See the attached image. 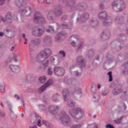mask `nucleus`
Returning <instances> with one entry per match:
<instances>
[{"label":"nucleus","instance_id":"nucleus-1","mask_svg":"<svg viewBox=\"0 0 128 128\" xmlns=\"http://www.w3.org/2000/svg\"><path fill=\"white\" fill-rule=\"evenodd\" d=\"M51 54V50L49 48H46L41 51L38 54L37 61L41 62L44 59L48 58Z\"/></svg>","mask_w":128,"mask_h":128},{"label":"nucleus","instance_id":"nucleus-2","mask_svg":"<svg viewBox=\"0 0 128 128\" xmlns=\"http://www.w3.org/2000/svg\"><path fill=\"white\" fill-rule=\"evenodd\" d=\"M69 113L76 119L80 118L84 114L83 111L80 108L70 110Z\"/></svg>","mask_w":128,"mask_h":128},{"label":"nucleus","instance_id":"nucleus-3","mask_svg":"<svg viewBox=\"0 0 128 128\" xmlns=\"http://www.w3.org/2000/svg\"><path fill=\"white\" fill-rule=\"evenodd\" d=\"M112 6L116 11L122 10L124 8V2L121 0H116L113 2Z\"/></svg>","mask_w":128,"mask_h":128},{"label":"nucleus","instance_id":"nucleus-4","mask_svg":"<svg viewBox=\"0 0 128 128\" xmlns=\"http://www.w3.org/2000/svg\"><path fill=\"white\" fill-rule=\"evenodd\" d=\"M60 119L61 122L65 124H66V123L68 124L70 122V119L64 112L61 113Z\"/></svg>","mask_w":128,"mask_h":128},{"label":"nucleus","instance_id":"nucleus-5","mask_svg":"<svg viewBox=\"0 0 128 128\" xmlns=\"http://www.w3.org/2000/svg\"><path fill=\"white\" fill-rule=\"evenodd\" d=\"M34 20L35 22H44V18L43 17L39 12H36V13Z\"/></svg>","mask_w":128,"mask_h":128},{"label":"nucleus","instance_id":"nucleus-6","mask_svg":"<svg viewBox=\"0 0 128 128\" xmlns=\"http://www.w3.org/2000/svg\"><path fill=\"white\" fill-rule=\"evenodd\" d=\"M54 73L57 76L63 75L64 74V70L62 68L55 67L54 68Z\"/></svg>","mask_w":128,"mask_h":128},{"label":"nucleus","instance_id":"nucleus-7","mask_svg":"<svg viewBox=\"0 0 128 128\" xmlns=\"http://www.w3.org/2000/svg\"><path fill=\"white\" fill-rule=\"evenodd\" d=\"M52 79H50L48 80L43 86L39 88V92H41L44 91L47 87L52 83Z\"/></svg>","mask_w":128,"mask_h":128},{"label":"nucleus","instance_id":"nucleus-8","mask_svg":"<svg viewBox=\"0 0 128 128\" xmlns=\"http://www.w3.org/2000/svg\"><path fill=\"white\" fill-rule=\"evenodd\" d=\"M44 30V29L43 30L39 29L37 31L34 30L33 31L32 34L34 36H40L43 33Z\"/></svg>","mask_w":128,"mask_h":128},{"label":"nucleus","instance_id":"nucleus-9","mask_svg":"<svg viewBox=\"0 0 128 128\" xmlns=\"http://www.w3.org/2000/svg\"><path fill=\"white\" fill-rule=\"evenodd\" d=\"M12 16L10 14L8 13L6 14V19H4L3 17H2L1 19L3 21L5 22L6 20L8 22H10L12 21Z\"/></svg>","mask_w":128,"mask_h":128},{"label":"nucleus","instance_id":"nucleus-10","mask_svg":"<svg viewBox=\"0 0 128 128\" xmlns=\"http://www.w3.org/2000/svg\"><path fill=\"white\" fill-rule=\"evenodd\" d=\"M58 109V106L54 107V106H51L49 108V111L53 114H54L55 113L56 111Z\"/></svg>","mask_w":128,"mask_h":128},{"label":"nucleus","instance_id":"nucleus-11","mask_svg":"<svg viewBox=\"0 0 128 128\" xmlns=\"http://www.w3.org/2000/svg\"><path fill=\"white\" fill-rule=\"evenodd\" d=\"M107 15V13L105 12H102L99 13L98 16L99 18L102 19L106 18Z\"/></svg>","mask_w":128,"mask_h":128},{"label":"nucleus","instance_id":"nucleus-12","mask_svg":"<svg viewBox=\"0 0 128 128\" xmlns=\"http://www.w3.org/2000/svg\"><path fill=\"white\" fill-rule=\"evenodd\" d=\"M69 92L68 90L67 89H65L63 90L62 92V94L64 96V100L65 101L66 100V98L68 97V96Z\"/></svg>","mask_w":128,"mask_h":128},{"label":"nucleus","instance_id":"nucleus-13","mask_svg":"<svg viewBox=\"0 0 128 128\" xmlns=\"http://www.w3.org/2000/svg\"><path fill=\"white\" fill-rule=\"evenodd\" d=\"M10 67L12 70L14 72L19 71L20 70L19 66H14V65H11Z\"/></svg>","mask_w":128,"mask_h":128},{"label":"nucleus","instance_id":"nucleus-14","mask_svg":"<svg viewBox=\"0 0 128 128\" xmlns=\"http://www.w3.org/2000/svg\"><path fill=\"white\" fill-rule=\"evenodd\" d=\"M32 118H33L34 119H36V120H38V121L37 122V124L39 126H41V124L40 123V122H41V120H40V117H39V116L38 115H36V116L34 117H32Z\"/></svg>","mask_w":128,"mask_h":128},{"label":"nucleus","instance_id":"nucleus-15","mask_svg":"<svg viewBox=\"0 0 128 128\" xmlns=\"http://www.w3.org/2000/svg\"><path fill=\"white\" fill-rule=\"evenodd\" d=\"M78 60L81 64V66H83L85 65L84 63L83 62V60L82 59L81 56H80L78 58Z\"/></svg>","mask_w":128,"mask_h":128},{"label":"nucleus","instance_id":"nucleus-16","mask_svg":"<svg viewBox=\"0 0 128 128\" xmlns=\"http://www.w3.org/2000/svg\"><path fill=\"white\" fill-rule=\"evenodd\" d=\"M46 79V78L44 76H40L38 79L41 82H45Z\"/></svg>","mask_w":128,"mask_h":128},{"label":"nucleus","instance_id":"nucleus-17","mask_svg":"<svg viewBox=\"0 0 128 128\" xmlns=\"http://www.w3.org/2000/svg\"><path fill=\"white\" fill-rule=\"evenodd\" d=\"M68 106L70 107H73L74 106V103L71 100H68L67 103Z\"/></svg>","mask_w":128,"mask_h":128},{"label":"nucleus","instance_id":"nucleus-18","mask_svg":"<svg viewBox=\"0 0 128 128\" xmlns=\"http://www.w3.org/2000/svg\"><path fill=\"white\" fill-rule=\"evenodd\" d=\"M81 126L80 124H75L71 126L72 128H80L81 127Z\"/></svg>","mask_w":128,"mask_h":128},{"label":"nucleus","instance_id":"nucleus-19","mask_svg":"<svg viewBox=\"0 0 128 128\" xmlns=\"http://www.w3.org/2000/svg\"><path fill=\"white\" fill-rule=\"evenodd\" d=\"M120 91L118 90H114L112 92L114 95H117L119 93Z\"/></svg>","mask_w":128,"mask_h":128},{"label":"nucleus","instance_id":"nucleus-20","mask_svg":"<svg viewBox=\"0 0 128 128\" xmlns=\"http://www.w3.org/2000/svg\"><path fill=\"white\" fill-rule=\"evenodd\" d=\"M40 42V40L38 39L36 40H32V43L35 44H38V43H39Z\"/></svg>","mask_w":128,"mask_h":128},{"label":"nucleus","instance_id":"nucleus-21","mask_svg":"<svg viewBox=\"0 0 128 128\" xmlns=\"http://www.w3.org/2000/svg\"><path fill=\"white\" fill-rule=\"evenodd\" d=\"M42 123L44 124L46 126H50V124L49 122L47 121L44 120H43L42 121Z\"/></svg>","mask_w":128,"mask_h":128},{"label":"nucleus","instance_id":"nucleus-22","mask_svg":"<svg viewBox=\"0 0 128 128\" xmlns=\"http://www.w3.org/2000/svg\"><path fill=\"white\" fill-rule=\"evenodd\" d=\"M112 72H109L108 73V74L109 76V81H111L112 80Z\"/></svg>","mask_w":128,"mask_h":128},{"label":"nucleus","instance_id":"nucleus-23","mask_svg":"<svg viewBox=\"0 0 128 128\" xmlns=\"http://www.w3.org/2000/svg\"><path fill=\"white\" fill-rule=\"evenodd\" d=\"M59 53L60 55L63 57L65 56V53L64 51H60L59 52Z\"/></svg>","mask_w":128,"mask_h":128},{"label":"nucleus","instance_id":"nucleus-24","mask_svg":"<svg viewBox=\"0 0 128 128\" xmlns=\"http://www.w3.org/2000/svg\"><path fill=\"white\" fill-rule=\"evenodd\" d=\"M49 62L48 61H47L46 62L43 64V66L44 69H45L47 66H48Z\"/></svg>","mask_w":128,"mask_h":128},{"label":"nucleus","instance_id":"nucleus-25","mask_svg":"<svg viewBox=\"0 0 128 128\" xmlns=\"http://www.w3.org/2000/svg\"><path fill=\"white\" fill-rule=\"evenodd\" d=\"M51 69L50 67H49L48 69V74L50 75H51L52 73V72L51 70Z\"/></svg>","mask_w":128,"mask_h":128},{"label":"nucleus","instance_id":"nucleus-26","mask_svg":"<svg viewBox=\"0 0 128 128\" xmlns=\"http://www.w3.org/2000/svg\"><path fill=\"white\" fill-rule=\"evenodd\" d=\"M106 128H114L112 125H111L110 124H107L106 126Z\"/></svg>","mask_w":128,"mask_h":128},{"label":"nucleus","instance_id":"nucleus-27","mask_svg":"<svg viewBox=\"0 0 128 128\" xmlns=\"http://www.w3.org/2000/svg\"><path fill=\"white\" fill-rule=\"evenodd\" d=\"M88 17V13L85 14L84 15L83 19L84 20V18L85 19V20H86V19H87Z\"/></svg>","mask_w":128,"mask_h":128},{"label":"nucleus","instance_id":"nucleus-28","mask_svg":"<svg viewBox=\"0 0 128 128\" xmlns=\"http://www.w3.org/2000/svg\"><path fill=\"white\" fill-rule=\"evenodd\" d=\"M111 23V22H108L107 21V22H104V26H107L110 24Z\"/></svg>","mask_w":128,"mask_h":128},{"label":"nucleus","instance_id":"nucleus-29","mask_svg":"<svg viewBox=\"0 0 128 128\" xmlns=\"http://www.w3.org/2000/svg\"><path fill=\"white\" fill-rule=\"evenodd\" d=\"M81 89L80 88H77L76 89V92L77 94L81 93Z\"/></svg>","mask_w":128,"mask_h":128},{"label":"nucleus","instance_id":"nucleus-30","mask_svg":"<svg viewBox=\"0 0 128 128\" xmlns=\"http://www.w3.org/2000/svg\"><path fill=\"white\" fill-rule=\"evenodd\" d=\"M22 35L23 37L24 38V40H25V42H24V43L25 44H27L26 41H27V40L26 38H25V34H22Z\"/></svg>","mask_w":128,"mask_h":128},{"label":"nucleus","instance_id":"nucleus-31","mask_svg":"<svg viewBox=\"0 0 128 128\" xmlns=\"http://www.w3.org/2000/svg\"><path fill=\"white\" fill-rule=\"evenodd\" d=\"M62 13V11L61 10L57 12L55 14L56 15L58 16L59 15L61 14Z\"/></svg>","mask_w":128,"mask_h":128},{"label":"nucleus","instance_id":"nucleus-32","mask_svg":"<svg viewBox=\"0 0 128 128\" xmlns=\"http://www.w3.org/2000/svg\"><path fill=\"white\" fill-rule=\"evenodd\" d=\"M46 31L48 32H49L52 31V32H53V29L52 28H50V29H47L46 30Z\"/></svg>","mask_w":128,"mask_h":128},{"label":"nucleus","instance_id":"nucleus-33","mask_svg":"<svg viewBox=\"0 0 128 128\" xmlns=\"http://www.w3.org/2000/svg\"><path fill=\"white\" fill-rule=\"evenodd\" d=\"M26 10H22L20 11V13L22 14H24L25 13H26Z\"/></svg>","mask_w":128,"mask_h":128},{"label":"nucleus","instance_id":"nucleus-34","mask_svg":"<svg viewBox=\"0 0 128 128\" xmlns=\"http://www.w3.org/2000/svg\"><path fill=\"white\" fill-rule=\"evenodd\" d=\"M58 96V94H56L55 95H54L53 96V100L54 101H56V100H55L54 99V98H56L57 97V96Z\"/></svg>","mask_w":128,"mask_h":128},{"label":"nucleus","instance_id":"nucleus-35","mask_svg":"<svg viewBox=\"0 0 128 128\" xmlns=\"http://www.w3.org/2000/svg\"><path fill=\"white\" fill-rule=\"evenodd\" d=\"M121 122V120L120 119L116 120H115V122L116 123H120Z\"/></svg>","mask_w":128,"mask_h":128},{"label":"nucleus","instance_id":"nucleus-36","mask_svg":"<svg viewBox=\"0 0 128 128\" xmlns=\"http://www.w3.org/2000/svg\"><path fill=\"white\" fill-rule=\"evenodd\" d=\"M93 22V25L94 26L96 25V21H94L92 20H91V23H90V24H91L92 23V22Z\"/></svg>","mask_w":128,"mask_h":128},{"label":"nucleus","instance_id":"nucleus-37","mask_svg":"<svg viewBox=\"0 0 128 128\" xmlns=\"http://www.w3.org/2000/svg\"><path fill=\"white\" fill-rule=\"evenodd\" d=\"M4 0H0V4H2L4 3Z\"/></svg>","mask_w":128,"mask_h":128},{"label":"nucleus","instance_id":"nucleus-38","mask_svg":"<svg viewBox=\"0 0 128 128\" xmlns=\"http://www.w3.org/2000/svg\"><path fill=\"white\" fill-rule=\"evenodd\" d=\"M71 44L73 46H76V44L73 41H72V42L71 43Z\"/></svg>","mask_w":128,"mask_h":128},{"label":"nucleus","instance_id":"nucleus-39","mask_svg":"<svg viewBox=\"0 0 128 128\" xmlns=\"http://www.w3.org/2000/svg\"><path fill=\"white\" fill-rule=\"evenodd\" d=\"M17 56H14V61L15 62H16L18 61V60L16 58V57H17Z\"/></svg>","mask_w":128,"mask_h":128},{"label":"nucleus","instance_id":"nucleus-40","mask_svg":"<svg viewBox=\"0 0 128 128\" xmlns=\"http://www.w3.org/2000/svg\"><path fill=\"white\" fill-rule=\"evenodd\" d=\"M14 96L15 98H16L18 99H19L20 98L19 97V96H18L17 94H15L14 95Z\"/></svg>","mask_w":128,"mask_h":128},{"label":"nucleus","instance_id":"nucleus-41","mask_svg":"<svg viewBox=\"0 0 128 128\" xmlns=\"http://www.w3.org/2000/svg\"><path fill=\"white\" fill-rule=\"evenodd\" d=\"M107 93V92H103L102 93V94L103 96H104L106 95V94Z\"/></svg>","mask_w":128,"mask_h":128},{"label":"nucleus","instance_id":"nucleus-42","mask_svg":"<svg viewBox=\"0 0 128 128\" xmlns=\"http://www.w3.org/2000/svg\"><path fill=\"white\" fill-rule=\"evenodd\" d=\"M30 128H37V127L36 126H30L29 127Z\"/></svg>","mask_w":128,"mask_h":128},{"label":"nucleus","instance_id":"nucleus-43","mask_svg":"<svg viewBox=\"0 0 128 128\" xmlns=\"http://www.w3.org/2000/svg\"><path fill=\"white\" fill-rule=\"evenodd\" d=\"M46 38V40H47V41H49L50 40H51V38H50L48 37H47Z\"/></svg>","mask_w":128,"mask_h":128},{"label":"nucleus","instance_id":"nucleus-44","mask_svg":"<svg viewBox=\"0 0 128 128\" xmlns=\"http://www.w3.org/2000/svg\"><path fill=\"white\" fill-rule=\"evenodd\" d=\"M100 8L101 9H103L104 8V6L102 4H100Z\"/></svg>","mask_w":128,"mask_h":128},{"label":"nucleus","instance_id":"nucleus-45","mask_svg":"<svg viewBox=\"0 0 128 128\" xmlns=\"http://www.w3.org/2000/svg\"><path fill=\"white\" fill-rule=\"evenodd\" d=\"M16 4L18 6H20V4H21V3L20 2H19V3H16Z\"/></svg>","mask_w":128,"mask_h":128},{"label":"nucleus","instance_id":"nucleus-46","mask_svg":"<svg viewBox=\"0 0 128 128\" xmlns=\"http://www.w3.org/2000/svg\"><path fill=\"white\" fill-rule=\"evenodd\" d=\"M50 16V14H48V18L49 20H51L52 19V18L51 17H49V16Z\"/></svg>","mask_w":128,"mask_h":128},{"label":"nucleus","instance_id":"nucleus-47","mask_svg":"<svg viewBox=\"0 0 128 128\" xmlns=\"http://www.w3.org/2000/svg\"><path fill=\"white\" fill-rule=\"evenodd\" d=\"M14 49V46H12L11 48L10 49V50H11V51H12Z\"/></svg>","mask_w":128,"mask_h":128},{"label":"nucleus","instance_id":"nucleus-48","mask_svg":"<svg viewBox=\"0 0 128 128\" xmlns=\"http://www.w3.org/2000/svg\"><path fill=\"white\" fill-rule=\"evenodd\" d=\"M4 33L2 32H0V36H3Z\"/></svg>","mask_w":128,"mask_h":128},{"label":"nucleus","instance_id":"nucleus-49","mask_svg":"<svg viewBox=\"0 0 128 128\" xmlns=\"http://www.w3.org/2000/svg\"><path fill=\"white\" fill-rule=\"evenodd\" d=\"M100 84H98V88H100Z\"/></svg>","mask_w":128,"mask_h":128},{"label":"nucleus","instance_id":"nucleus-50","mask_svg":"<svg viewBox=\"0 0 128 128\" xmlns=\"http://www.w3.org/2000/svg\"><path fill=\"white\" fill-rule=\"evenodd\" d=\"M1 91L2 92H4V88L1 89Z\"/></svg>","mask_w":128,"mask_h":128},{"label":"nucleus","instance_id":"nucleus-51","mask_svg":"<svg viewBox=\"0 0 128 128\" xmlns=\"http://www.w3.org/2000/svg\"><path fill=\"white\" fill-rule=\"evenodd\" d=\"M95 127L96 128H98V126L97 125H96L95 126Z\"/></svg>","mask_w":128,"mask_h":128},{"label":"nucleus","instance_id":"nucleus-52","mask_svg":"<svg viewBox=\"0 0 128 128\" xmlns=\"http://www.w3.org/2000/svg\"><path fill=\"white\" fill-rule=\"evenodd\" d=\"M54 58H52V60H51V61H52H52H54Z\"/></svg>","mask_w":128,"mask_h":128},{"label":"nucleus","instance_id":"nucleus-53","mask_svg":"<svg viewBox=\"0 0 128 128\" xmlns=\"http://www.w3.org/2000/svg\"><path fill=\"white\" fill-rule=\"evenodd\" d=\"M1 105L2 106V107H4L3 105V104L2 103V102H1Z\"/></svg>","mask_w":128,"mask_h":128},{"label":"nucleus","instance_id":"nucleus-54","mask_svg":"<svg viewBox=\"0 0 128 128\" xmlns=\"http://www.w3.org/2000/svg\"><path fill=\"white\" fill-rule=\"evenodd\" d=\"M30 8L29 7H28V8L26 7V10H27V9H30Z\"/></svg>","mask_w":128,"mask_h":128},{"label":"nucleus","instance_id":"nucleus-55","mask_svg":"<svg viewBox=\"0 0 128 128\" xmlns=\"http://www.w3.org/2000/svg\"><path fill=\"white\" fill-rule=\"evenodd\" d=\"M93 117L94 118H95L96 117V116H95V115H94V116H93Z\"/></svg>","mask_w":128,"mask_h":128},{"label":"nucleus","instance_id":"nucleus-56","mask_svg":"<svg viewBox=\"0 0 128 128\" xmlns=\"http://www.w3.org/2000/svg\"><path fill=\"white\" fill-rule=\"evenodd\" d=\"M62 28H65L63 26H62Z\"/></svg>","mask_w":128,"mask_h":128},{"label":"nucleus","instance_id":"nucleus-57","mask_svg":"<svg viewBox=\"0 0 128 128\" xmlns=\"http://www.w3.org/2000/svg\"><path fill=\"white\" fill-rule=\"evenodd\" d=\"M24 116V115L23 114H22V117H23Z\"/></svg>","mask_w":128,"mask_h":128},{"label":"nucleus","instance_id":"nucleus-58","mask_svg":"<svg viewBox=\"0 0 128 128\" xmlns=\"http://www.w3.org/2000/svg\"><path fill=\"white\" fill-rule=\"evenodd\" d=\"M64 25L65 26H66V24Z\"/></svg>","mask_w":128,"mask_h":128},{"label":"nucleus","instance_id":"nucleus-59","mask_svg":"<svg viewBox=\"0 0 128 128\" xmlns=\"http://www.w3.org/2000/svg\"><path fill=\"white\" fill-rule=\"evenodd\" d=\"M90 126H92V125H91Z\"/></svg>","mask_w":128,"mask_h":128},{"label":"nucleus","instance_id":"nucleus-60","mask_svg":"<svg viewBox=\"0 0 128 128\" xmlns=\"http://www.w3.org/2000/svg\"><path fill=\"white\" fill-rule=\"evenodd\" d=\"M80 46H79V48H80Z\"/></svg>","mask_w":128,"mask_h":128}]
</instances>
